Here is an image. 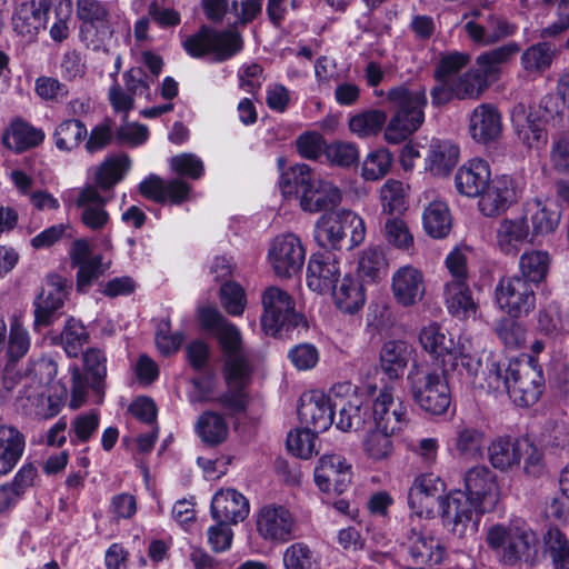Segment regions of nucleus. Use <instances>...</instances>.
Listing matches in <instances>:
<instances>
[{"mask_svg":"<svg viewBox=\"0 0 569 569\" xmlns=\"http://www.w3.org/2000/svg\"><path fill=\"white\" fill-rule=\"evenodd\" d=\"M199 318L203 327L217 336L223 357L228 390L218 398V402L231 412H241L248 405L247 388L252 378L253 353L243 346L239 329L217 309L202 308Z\"/></svg>","mask_w":569,"mask_h":569,"instance_id":"f257e3e1","label":"nucleus"},{"mask_svg":"<svg viewBox=\"0 0 569 569\" xmlns=\"http://www.w3.org/2000/svg\"><path fill=\"white\" fill-rule=\"evenodd\" d=\"M482 375L488 390L508 393L519 407L532 406L542 392L541 372L527 361L505 360L490 353Z\"/></svg>","mask_w":569,"mask_h":569,"instance_id":"f03ea898","label":"nucleus"},{"mask_svg":"<svg viewBox=\"0 0 569 569\" xmlns=\"http://www.w3.org/2000/svg\"><path fill=\"white\" fill-rule=\"evenodd\" d=\"M486 543L505 566H535L538 562V536L521 518H512L489 527Z\"/></svg>","mask_w":569,"mask_h":569,"instance_id":"7ed1b4c3","label":"nucleus"},{"mask_svg":"<svg viewBox=\"0 0 569 569\" xmlns=\"http://www.w3.org/2000/svg\"><path fill=\"white\" fill-rule=\"evenodd\" d=\"M279 186L283 196L296 194L301 209L307 212L327 210L341 201L340 189L331 181L317 178L306 163L296 164L286 171Z\"/></svg>","mask_w":569,"mask_h":569,"instance_id":"20e7f679","label":"nucleus"},{"mask_svg":"<svg viewBox=\"0 0 569 569\" xmlns=\"http://www.w3.org/2000/svg\"><path fill=\"white\" fill-rule=\"evenodd\" d=\"M386 99L395 112L385 129L383 137L388 143L398 144L423 123L427 106L426 90L421 87L399 84L387 91Z\"/></svg>","mask_w":569,"mask_h":569,"instance_id":"39448f33","label":"nucleus"},{"mask_svg":"<svg viewBox=\"0 0 569 569\" xmlns=\"http://www.w3.org/2000/svg\"><path fill=\"white\" fill-rule=\"evenodd\" d=\"M446 368L427 363L413 365L407 376L409 393L415 403L425 412L440 416L451 403V392Z\"/></svg>","mask_w":569,"mask_h":569,"instance_id":"423d86ee","label":"nucleus"},{"mask_svg":"<svg viewBox=\"0 0 569 569\" xmlns=\"http://www.w3.org/2000/svg\"><path fill=\"white\" fill-rule=\"evenodd\" d=\"M347 231L350 233L349 248L359 246L366 238L365 220L351 210L340 209L328 211L318 219L313 237L321 248L339 250Z\"/></svg>","mask_w":569,"mask_h":569,"instance_id":"0eeeda50","label":"nucleus"},{"mask_svg":"<svg viewBox=\"0 0 569 569\" xmlns=\"http://www.w3.org/2000/svg\"><path fill=\"white\" fill-rule=\"evenodd\" d=\"M183 49L192 58L210 57L214 62H223L238 54L243 47L242 37L234 30L218 31L202 27L182 42Z\"/></svg>","mask_w":569,"mask_h":569,"instance_id":"6e6552de","label":"nucleus"},{"mask_svg":"<svg viewBox=\"0 0 569 569\" xmlns=\"http://www.w3.org/2000/svg\"><path fill=\"white\" fill-rule=\"evenodd\" d=\"M261 326L267 335L278 336L302 325L303 316L296 311L292 297L283 289L271 286L262 295Z\"/></svg>","mask_w":569,"mask_h":569,"instance_id":"1a4fd4ad","label":"nucleus"},{"mask_svg":"<svg viewBox=\"0 0 569 569\" xmlns=\"http://www.w3.org/2000/svg\"><path fill=\"white\" fill-rule=\"evenodd\" d=\"M335 409L338 410L336 427L341 431H358L371 426V407L363 403L357 386L338 382L331 388Z\"/></svg>","mask_w":569,"mask_h":569,"instance_id":"9d476101","label":"nucleus"},{"mask_svg":"<svg viewBox=\"0 0 569 569\" xmlns=\"http://www.w3.org/2000/svg\"><path fill=\"white\" fill-rule=\"evenodd\" d=\"M70 290L71 283L67 278L57 273L46 277L40 292L33 300L34 330L51 326L61 316Z\"/></svg>","mask_w":569,"mask_h":569,"instance_id":"9b49d317","label":"nucleus"},{"mask_svg":"<svg viewBox=\"0 0 569 569\" xmlns=\"http://www.w3.org/2000/svg\"><path fill=\"white\" fill-rule=\"evenodd\" d=\"M297 529L295 515L283 505L266 503L256 513V531L268 543L283 545L296 537Z\"/></svg>","mask_w":569,"mask_h":569,"instance_id":"f8f14e48","label":"nucleus"},{"mask_svg":"<svg viewBox=\"0 0 569 569\" xmlns=\"http://www.w3.org/2000/svg\"><path fill=\"white\" fill-rule=\"evenodd\" d=\"M518 141L528 149L541 150L548 143L547 111L540 107L517 103L510 111Z\"/></svg>","mask_w":569,"mask_h":569,"instance_id":"ddd939ff","label":"nucleus"},{"mask_svg":"<svg viewBox=\"0 0 569 569\" xmlns=\"http://www.w3.org/2000/svg\"><path fill=\"white\" fill-rule=\"evenodd\" d=\"M267 258L274 274L288 279L301 271L306 249L298 236L281 233L270 242Z\"/></svg>","mask_w":569,"mask_h":569,"instance_id":"4468645a","label":"nucleus"},{"mask_svg":"<svg viewBox=\"0 0 569 569\" xmlns=\"http://www.w3.org/2000/svg\"><path fill=\"white\" fill-rule=\"evenodd\" d=\"M495 297L499 308L513 319L528 316L536 307L532 284L519 276L500 279Z\"/></svg>","mask_w":569,"mask_h":569,"instance_id":"2eb2a0df","label":"nucleus"},{"mask_svg":"<svg viewBox=\"0 0 569 569\" xmlns=\"http://www.w3.org/2000/svg\"><path fill=\"white\" fill-rule=\"evenodd\" d=\"M520 197V189L517 181L508 176L501 174L492 178L483 192L478 197V208L486 217H497L507 211Z\"/></svg>","mask_w":569,"mask_h":569,"instance_id":"dca6fc26","label":"nucleus"},{"mask_svg":"<svg viewBox=\"0 0 569 569\" xmlns=\"http://www.w3.org/2000/svg\"><path fill=\"white\" fill-rule=\"evenodd\" d=\"M445 482L433 473H422L415 478L409 492L408 506L418 517L431 518L437 507L440 509Z\"/></svg>","mask_w":569,"mask_h":569,"instance_id":"f3484780","label":"nucleus"},{"mask_svg":"<svg viewBox=\"0 0 569 569\" xmlns=\"http://www.w3.org/2000/svg\"><path fill=\"white\" fill-rule=\"evenodd\" d=\"M371 425L391 433L401 432L409 422L408 409L399 399H395L391 388L385 387L371 406Z\"/></svg>","mask_w":569,"mask_h":569,"instance_id":"a211bd4d","label":"nucleus"},{"mask_svg":"<svg viewBox=\"0 0 569 569\" xmlns=\"http://www.w3.org/2000/svg\"><path fill=\"white\" fill-rule=\"evenodd\" d=\"M465 493L479 503L482 512L495 509L500 498L496 475L486 466L468 469L463 477Z\"/></svg>","mask_w":569,"mask_h":569,"instance_id":"6ab92c4d","label":"nucleus"},{"mask_svg":"<svg viewBox=\"0 0 569 569\" xmlns=\"http://www.w3.org/2000/svg\"><path fill=\"white\" fill-rule=\"evenodd\" d=\"M440 511L443 525L452 532L462 535L469 523L482 508L461 490L453 491L440 501Z\"/></svg>","mask_w":569,"mask_h":569,"instance_id":"aec40b11","label":"nucleus"},{"mask_svg":"<svg viewBox=\"0 0 569 569\" xmlns=\"http://www.w3.org/2000/svg\"><path fill=\"white\" fill-rule=\"evenodd\" d=\"M313 476L322 492L342 493L351 481V465L340 455H325L315 467Z\"/></svg>","mask_w":569,"mask_h":569,"instance_id":"412c9836","label":"nucleus"},{"mask_svg":"<svg viewBox=\"0 0 569 569\" xmlns=\"http://www.w3.org/2000/svg\"><path fill=\"white\" fill-rule=\"evenodd\" d=\"M391 292L395 301L403 308L418 305L426 293L423 272L411 264L399 267L391 276Z\"/></svg>","mask_w":569,"mask_h":569,"instance_id":"4be33fe9","label":"nucleus"},{"mask_svg":"<svg viewBox=\"0 0 569 569\" xmlns=\"http://www.w3.org/2000/svg\"><path fill=\"white\" fill-rule=\"evenodd\" d=\"M339 280L340 263L335 253L325 251L310 256L306 273L310 290L319 295H328Z\"/></svg>","mask_w":569,"mask_h":569,"instance_id":"5701e85b","label":"nucleus"},{"mask_svg":"<svg viewBox=\"0 0 569 569\" xmlns=\"http://www.w3.org/2000/svg\"><path fill=\"white\" fill-rule=\"evenodd\" d=\"M333 410L331 390L329 395L312 392L301 398L298 417L305 427L320 433L328 430L333 423Z\"/></svg>","mask_w":569,"mask_h":569,"instance_id":"b1692460","label":"nucleus"},{"mask_svg":"<svg viewBox=\"0 0 569 569\" xmlns=\"http://www.w3.org/2000/svg\"><path fill=\"white\" fill-rule=\"evenodd\" d=\"M140 193L154 202L180 204L189 198L191 186L181 178L163 180L157 174H150L139 184Z\"/></svg>","mask_w":569,"mask_h":569,"instance_id":"393cba45","label":"nucleus"},{"mask_svg":"<svg viewBox=\"0 0 569 569\" xmlns=\"http://www.w3.org/2000/svg\"><path fill=\"white\" fill-rule=\"evenodd\" d=\"M495 240L499 250L507 256H517L527 243H532L530 224L522 213L512 218H503L498 222Z\"/></svg>","mask_w":569,"mask_h":569,"instance_id":"a878e982","label":"nucleus"},{"mask_svg":"<svg viewBox=\"0 0 569 569\" xmlns=\"http://www.w3.org/2000/svg\"><path fill=\"white\" fill-rule=\"evenodd\" d=\"M210 511L216 521L237 525L248 517L250 505L248 499L236 489H220L212 497Z\"/></svg>","mask_w":569,"mask_h":569,"instance_id":"bb28decb","label":"nucleus"},{"mask_svg":"<svg viewBox=\"0 0 569 569\" xmlns=\"http://www.w3.org/2000/svg\"><path fill=\"white\" fill-rule=\"evenodd\" d=\"M41 19L44 20V29L49 27L50 38L56 42H62L70 34L72 21L71 0H39Z\"/></svg>","mask_w":569,"mask_h":569,"instance_id":"cd10ccee","label":"nucleus"},{"mask_svg":"<svg viewBox=\"0 0 569 569\" xmlns=\"http://www.w3.org/2000/svg\"><path fill=\"white\" fill-rule=\"evenodd\" d=\"M490 180V166L486 160L479 158L468 160L455 176L457 191L469 198L479 197Z\"/></svg>","mask_w":569,"mask_h":569,"instance_id":"c85d7f7f","label":"nucleus"},{"mask_svg":"<svg viewBox=\"0 0 569 569\" xmlns=\"http://www.w3.org/2000/svg\"><path fill=\"white\" fill-rule=\"evenodd\" d=\"M522 216L527 223H531L532 238L553 233L561 221V211L558 206L538 199L525 204Z\"/></svg>","mask_w":569,"mask_h":569,"instance_id":"c756f323","label":"nucleus"},{"mask_svg":"<svg viewBox=\"0 0 569 569\" xmlns=\"http://www.w3.org/2000/svg\"><path fill=\"white\" fill-rule=\"evenodd\" d=\"M408 551L416 569H436L445 557L437 539L415 529L408 536Z\"/></svg>","mask_w":569,"mask_h":569,"instance_id":"7c9ffc66","label":"nucleus"},{"mask_svg":"<svg viewBox=\"0 0 569 569\" xmlns=\"http://www.w3.org/2000/svg\"><path fill=\"white\" fill-rule=\"evenodd\" d=\"M469 131L473 140L487 143L496 140L502 131L501 114L491 103L473 109L469 118Z\"/></svg>","mask_w":569,"mask_h":569,"instance_id":"2f4dec72","label":"nucleus"},{"mask_svg":"<svg viewBox=\"0 0 569 569\" xmlns=\"http://www.w3.org/2000/svg\"><path fill=\"white\" fill-rule=\"evenodd\" d=\"M76 206L82 210L81 221L91 230H101L109 221V214L104 209L106 199L99 191L88 186L80 190L76 200Z\"/></svg>","mask_w":569,"mask_h":569,"instance_id":"473e14b6","label":"nucleus"},{"mask_svg":"<svg viewBox=\"0 0 569 569\" xmlns=\"http://www.w3.org/2000/svg\"><path fill=\"white\" fill-rule=\"evenodd\" d=\"M445 303L448 312L460 320L476 319L479 312V305L467 282H447Z\"/></svg>","mask_w":569,"mask_h":569,"instance_id":"72a5a7b5","label":"nucleus"},{"mask_svg":"<svg viewBox=\"0 0 569 569\" xmlns=\"http://www.w3.org/2000/svg\"><path fill=\"white\" fill-rule=\"evenodd\" d=\"M516 26L499 16L489 14L485 23L468 21L465 24L467 34L477 43L491 44L516 32Z\"/></svg>","mask_w":569,"mask_h":569,"instance_id":"f704fd0d","label":"nucleus"},{"mask_svg":"<svg viewBox=\"0 0 569 569\" xmlns=\"http://www.w3.org/2000/svg\"><path fill=\"white\" fill-rule=\"evenodd\" d=\"M419 342L425 351L441 361V368H447V361L452 360L451 351L457 346V342L448 337L446 330L437 322H431L421 328Z\"/></svg>","mask_w":569,"mask_h":569,"instance_id":"c9c22d12","label":"nucleus"},{"mask_svg":"<svg viewBox=\"0 0 569 569\" xmlns=\"http://www.w3.org/2000/svg\"><path fill=\"white\" fill-rule=\"evenodd\" d=\"M412 347L403 340H389L380 351V367L389 380L402 377L412 355Z\"/></svg>","mask_w":569,"mask_h":569,"instance_id":"e433bc0d","label":"nucleus"},{"mask_svg":"<svg viewBox=\"0 0 569 569\" xmlns=\"http://www.w3.org/2000/svg\"><path fill=\"white\" fill-rule=\"evenodd\" d=\"M335 306L343 313L353 315L360 311L366 302L362 284L351 276H345L329 292Z\"/></svg>","mask_w":569,"mask_h":569,"instance_id":"4c0bfd02","label":"nucleus"},{"mask_svg":"<svg viewBox=\"0 0 569 569\" xmlns=\"http://www.w3.org/2000/svg\"><path fill=\"white\" fill-rule=\"evenodd\" d=\"M537 330L550 338H560L569 333V311L557 301L540 307L536 316Z\"/></svg>","mask_w":569,"mask_h":569,"instance_id":"58836bf2","label":"nucleus"},{"mask_svg":"<svg viewBox=\"0 0 569 569\" xmlns=\"http://www.w3.org/2000/svg\"><path fill=\"white\" fill-rule=\"evenodd\" d=\"M522 439L498 437L488 446V459L500 471H509L521 462Z\"/></svg>","mask_w":569,"mask_h":569,"instance_id":"ea45409f","label":"nucleus"},{"mask_svg":"<svg viewBox=\"0 0 569 569\" xmlns=\"http://www.w3.org/2000/svg\"><path fill=\"white\" fill-rule=\"evenodd\" d=\"M459 148L448 140L432 139L426 156V168L435 176H446L457 164Z\"/></svg>","mask_w":569,"mask_h":569,"instance_id":"a19ab883","label":"nucleus"},{"mask_svg":"<svg viewBox=\"0 0 569 569\" xmlns=\"http://www.w3.org/2000/svg\"><path fill=\"white\" fill-rule=\"evenodd\" d=\"M455 451L466 459H478L482 456L487 445V436L480 428L470 425H460L456 428L451 439Z\"/></svg>","mask_w":569,"mask_h":569,"instance_id":"79ce46f5","label":"nucleus"},{"mask_svg":"<svg viewBox=\"0 0 569 569\" xmlns=\"http://www.w3.org/2000/svg\"><path fill=\"white\" fill-rule=\"evenodd\" d=\"M80 39L88 49L113 53L119 47L114 24L110 19L89 27H80Z\"/></svg>","mask_w":569,"mask_h":569,"instance_id":"37998d69","label":"nucleus"},{"mask_svg":"<svg viewBox=\"0 0 569 569\" xmlns=\"http://www.w3.org/2000/svg\"><path fill=\"white\" fill-rule=\"evenodd\" d=\"M24 446V437L17 428L4 426L0 429V475H7L16 467Z\"/></svg>","mask_w":569,"mask_h":569,"instance_id":"c03bdc74","label":"nucleus"},{"mask_svg":"<svg viewBox=\"0 0 569 569\" xmlns=\"http://www.w3.org/2000/svg\"><path fill=\"white\" fill-rule=\"evenodd\" d=\"M44 140V132L31 124L16 120L6 130L2 141L11 150L22 152L39 146Z\"/></svg>","mask_w":569,"mask_h":569,"instance_id":"a18cd8bd","label":"nucleus"},{"mask_svg":"<svg viewBox=\"0 0 569 569\" xmlns=\"http://www.w3.org/2000/svg\"><path fill=\"white\" fill-rule=\"evenodd\" d=\"M194 431L202 442L214 447L227 440L229 426L220 413L206 411L198 418Z\"/></svg>","mask_w":569,"mask_h":569,"instance_id":"49530a36","label":"nucleus"},{"mask_svg":"<svg viewBox=\"0 0 569 569\" xmlns=\"http://www.w3.org/2000/svg\"><path fill=\"white\" fill-rule=\"evenodd\" d=\"M452 352V360L447 361V367L453 370H465L469 378H477L482 367L481 358L477 350L473 348V343L470 337L466 335L459 336L457 346Z\"/></svg>","mask_w":569,"mask_h":569,"instance_id":"de8ad7c7","label":"nucleus"},{"mask_svg":"<svg viewBox=\"0 0 569 569\" xmlns=\"http://www.w3.org/2000/svg\"><path fill=\"white\" fill-rule=\"evenodd\" d=\"M38 1L31 0L20 4L12 17L13 30L29 40H33L40 30L44 29V20L41 19Z\"/></svg>","mask_w":569,"mask_h":569,"instance_id":"09e8293b","label":"nucleus"},{"mask_svg":"<svg viewBox=\"0 0 569 569\" xmlns=\"http://www.w3.org/2000/svg\"><path fill=\"white\" fill-rule=\"evenodd\" d=\"M422 223L430 237L437 239L447 237L452 223L447 203L441 200L430 202L423 210Z\"/></svg>","mask_w":569,"mask_h":569,"instance_id":"8fccbe9b","label":"nucleus"},{"mask_svg":"<svg viewBox=\"0 0 569 569\" xmlns=\"http://www.w3.org/2000/svg\"><path fill=\"white\" fill-rule=\"evenodd\" d=\"M88 136L86 124L78 119L61 121L54 129V146L60 151H73L78 149Z\"/></svg>","mask_w":569,"mask_h":569,"instance_id":"3c124183","label":"nucleus"},{"mask_svg":"<svg viewBox=\"0 0 569 569\" xmlns=\"http://www.w3.org/2000/svg\"><path fill=\"white\" fill-rule=\"evenodd\" d=\"M393 436L395 433L371 425L367 428V433L362 438L365 455L375 461L388 459L393 451Z\"/></svg>","mask_w":569,"mask_h":569,"instance_id":"603ef678","label":"nucleus"},{"mask_svg":"<svg viewBox=\"0 0 569 569\" xmlns=\"http://www.w3.org/2000/svg\"><path fill=\"white\" fill-rule=\"evenodd\" d=\"M409 187L402 181L388 179L380 188L379 198L382 213L393 216L407 210Z\"/></svg>","mask_w":569,"mask_h":569,"instance_id":"864d4df0","label":"nucleus"},{"mask_svg":"<svg viewBox=\"0 0 569 569\" xmlns=\"http://www.w3.org/2000/svg\"><path fill=\"white\" fill-rule=\"evenodd\" d=\"M556 54L555 46L549 42H538L527 48L520 63L529 74H541L552 64Z\"/></svg>","mask_w":569,"mask_h":569,"instance_id":"5fc2aeb1","label":"nucleus"},{"mask_svg":"<svg viewBox=\"0 0 569 569\" xmlns=\"http://www.w3.org/2000/svg\"><path fill=\"white\" fill-rule=\"evenodd\" d=\"M7 362L17 363L29 351L31 338L28 330L24 328L21 318L17 315L10 318V330L7 332Z\"/></svg>","mask_w":569,"mask_h":569,"instance_id":"6e6d98bb","label":"nucleus"},{"mask_svg":"<svg viewBox=\"0 0 569 569\" xmlns=\"http://www.w3.org/2000/svg\"><path fill=\"white\" fill-rule=\"evenodd\" d=\"M130 167L131 160L127 154L110 157L97 167L96 183L102 189H110L122 180Z\"/></svg>","mask_w":569,"mask_h":569,"instance_id":"4d7b16f0","label":"nucleus"},{"mask_svg":"<svg viewBox=\"0 0 569 569\" xmlns=\"http://www.w3.org/2000/svg\"><path fill=\"white\" fill-rule=\"evenodd\" d=\"M550 266V256L547 251L530 250L521 254L519 270L529 283H540L547 276Z\"/></svg>","mask_w":569,"mask_h":569,"instance_id":"13d9d810","label":"nucleus"},{"mask_svg":"<svg viewBox=\"0 0 569 569\" xmlns=\"http://www.w3.org/2000/svg\"><path fill=\"white\" fill-rule=\"evenodd\" d=\"M543 548L553 569H569V541L558 528L551 527L546 531Z\"/></svg>","mask_w":569,"mask_h":569,"instance_id":"bf43d9fd","label":"nucleus"},{"mask_svg":"<svg viewBox=\"0 0 569 569\" xmlns=\"http://www.w3.org/2000/svg\"><path fill=\"white\" fill-rule=\"evenodd\" d=\"M386 111L369 109L352 116L349 120V129L359 138H368L379 133L386 124Z\"/></svg>","mask_w":569,"mask_h":569,"instance_id":"052dcab7","label":"nucleus"},{"mask_svg":"<svg viewBox=\"0 0 569 569\" xmlns=\"http://www.w3.org/2000/svg\"><path fill=\"white\" fill-rule=\"evenodd\" d=\"M391 166L392 154L388 149L380 148L373 150L363 159L361 177L366 181H378L390 171Z\"/></svg>","mask_w":569,"mask_h":569,"instance_id":"680f3d73","label":"nucleus"},{"mask_svg":"<svg viewBox=\"0 0 569 569\" xmlns=\"http://www.w3.org/2000/svg\"><path fill=\"white\" fill-rule=\"evenodd\" d=\"M385 240L400 250H409L413 246V236L407 223L399 217L390 216L382 228Z\"/></svg>","mask_w":569,"mask_h":569,"instance_id":"e2e57ef3","label":"nucleus"},{"mask_svg":"<svg viewBox=\"0 0 569 569\" xmlns=\"http://www.w3.org/2000/svg\"><path fill=\"white\" fill-rule=\"evenodd\" d=\"M99 422L100 418L97 411L91 410L87 413L77 415L70 423V443L76 446L88 442L98 430Z\"/></svg>","mask_w":569,"mask_h":569,"instance_id":"0e129e2a","label":"nucleus"},{"mask_svg":"<svg viewBox=\"0 0 569 569\" xmlns=\"http://www.w3.org/2000/svg\"><path fill=\"white\" fill-rule=\"evenodd\" d=\"M88 339L89 333L80 321L70 318L66 322L61 332V342L69 357H78Z\"/></svg>","mask_w":569,"mask_h":569,"instance_id":"69168bd1","label":"nucleus"},{"mask_svg":"<svg viewBox=\"0 0 569 569\" xmlns=\"http://www.w3.org/2000/svg\"><path fill=\"white\" fill-rule=\"evenodd\" d=\"M170 169L178 174V178H188L199 180L204 174V163L202 159L190 152H183L170 158Z\"/></svg>","mask_w":569,"mask_h":569,"instance_id":"338daca9","label":"nucleus"},{"mask_svg":"<svg viewBox=\"0 0 569 569\" xmlns=\"http://www.w3.org/2000/svg\"><path fill=\"white\" fill-rule=\"evenodd\" d=\"M282 561L286 569H315L317 563L313 551L305 542H295L287 547Z\"/></svg>","mask_w":569,"mask_h":569,"instance_id":"774afa93","label":"nucleus"}]
</instances>
